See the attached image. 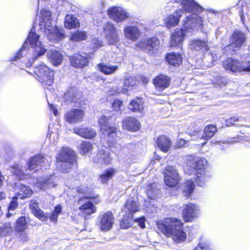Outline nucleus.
<instances>
[{
	"instance_id": "obj_1",
	"label": "nucleus",
	"mask_w": 250,
	"mask_h": 250,
	"mask_svg": "<svg viewBox=\"0 0 250 250\" xmlns=\"http://www.w3.org/2000/svg\"><path fill=\"white\" fill-rule=\"evenodd\" d=\"M32 29L30 32L27 40L25 42L21 50L15 56L11 58V61H16L22 56L24 51H26V44L29 43L30 47L28 48V58L29 62L26 65L27 66H31L32 63L40 56L43 55L46 52L47 49L41 42L39 41V36Z\"/></svg>"
},
{
	"instance_id": "obj_2",
	"label": "nucleus",
	"mask_w": 250,
	"mask_h": 250,
	"mask_svg": "<svg viewBox=\"0 0 250 250\" xmlns=\"http://www.w3.org/2000/svg\"><path fill=\"white\" fill-rule=\"evenodd\" d=\"M202 19L195 13L189 14L183 21V28L175 30L171 35V46L180 45L186 33L192 32L194 29L202 28L203 25Z\"/></svg>"
},
{
	"instance_id": "obj_3",
	"label": "nucleus",
	"mask_w": 250,
	"mask_h": 250,
	"mask_svg": "<svg viewBox=\"0 0 250 250\" xmlns=\"http://www.w3.org/2000/svg\"><path fill=\"white\" fill-rule=\"evenodd\" d=\"M183 224L179 219L173 218H167L156 223L158 230L167 236L172 237L177 242L184 241L186 238V233L182 229Z\"/></svg>"
},
{
	"instance_id": "obj_4",
	"label": "nucleus",
	"mask_w": 250,
	"mask_h": 250,
	"mask_svg": "<svg viewBox=\"0 0 250 250\" xmlns=\"http://www.w3.org/2000/svg\"><path fill=\"white\" fill-rule=\"evenodd\" d=\"M109 116H102L99 119V125L102 135L106 140L107 143L113 152H117L121 149V146L117 141L119 139L118 137L117 128L109 124Z\"/></svg>"
},
{
	"instance_id": "obj_5",
	"label": "nucleus",
	"mask_w": 250,
	"mask_h": 250,
	"mask_svg": "<svg viewBox=\"0 0 250 250\" xmlns=\"http://www.w3.org/2000/svg\"><path fill=\"white\" fill-rule=\"evenodd\" d=\"M175 2L180 3L182 9H178L174 13L169 15L167 18L166 23L169 28L176 26L180 21V19L184 12H199L202 11L201 6L193 0H174Z\"/></svg>"
},
{
	"instance_id": "obj_6",
	"label": "nucleus",
	"mask_w": 250,
	"mask_h": 250,
	"mask_svg": "<svg viewBox=\"0 0 250 250\" xmlns=\"http://www.w3.org/2000/svg\"><path fill=\"white\" fill-rule=\"evenodd\" d=\"M51 158H46L39 155L31 158L27 163L28 169L21 166L16 165L11 167L12 171L19 179H22L24 174H29V171H37L41 167H48L50 165Z\"/></svg>"
},
{
	"instance_id": "obj_7",
	"label": "nucleus",
	"mask_w": 250,
	"mask_h": 250,
	"mask_svg": "<svg viewBox=\"0 0 250 250\" xmlns=\"http://www.w3.org/2000/svg\"><path fill=\"white\" fill-rule=\"evenodd\" d=\"M51 13L50 11L42 10L41 12L39 20H35V24H39L40 28L42 30L49 40H58L62 36L56 26H53L51 22Z\"/></svg>"
},
{
	"instance_id": "obj_8",
	"label": "nucleus",
	"mask_w": 250,
	"mask_h": 250,
	"mask_svg": "<svg viewBox=\"0 0 250 250\" xmlns=\"http://www.w3.org/2000/svg\"><path fill=\"white\" fill-rule=\"evenodd\" d=\"M74 151L69 147H62L56 157L57 167L64 173H68L76 163Z\"/></svg>"
},
{
	"instance_id": "obj_9",
	"label": "nucleus",
	"mask_w": 250,
	"mask_h": 250,
	"mask_svg": "<svg viewBox=\"0 0 250 250\" xmlns=\"http://www.w3.org/2000/svg\"><path fill=\"white\" fill-rule=\"evenodd\" d=\"M35 73L39 81L46 85H50L54 81V72L46 65L42 64L36 67Z\"/></svg>"
},
{
	"instance_id": "obj_10",
	"label": "nucleus",
	"mask_w": 250,
	"mask_h": 250,
	"mask_svg": "<svg viewBox=\"0 0 250 250\" xmlns=\"http://www.w3.org/2000/svg\"><path fill=\"white\" fill-rule=\"evenodd\" d=\"M246 40L244 33L240 31H235L231 37V42L225 47L226 51L229 54H232L237 49L240 48Z\"/></svg>"
},
{
	"instance_id": "obj_11",
	"label": "nucleus",
	"mask_w": 250,
	"mask_h": 250,
	"mask_svg": "<svg viewBox=\"0 0 250 250\" xmlns=\"http://www.w3.org/2000/svg\"><path fill=\"white\" fill-rule=\"evenodd\" d=\"M98 225L100 230L108 231L110 230L114 223V217L110 211L100 214L98 218Z\"/></svg>"
},
{
	"instance_id": "obj_12",
	"label": "nucleus",
	"mask_w": 250,
	"mask_h": 250,
	"mask_svg": "<svg viewBox=\"0 0 250 250\" xmlns=\"http://www.w3.org/2000/svg\"><path fill=\"white\" fill-rule=\"evenodd\" d=\"M63 98L67 104L75 103L79 106L84 104L82 93L75 88L71 87L64 95Z\"/></svg>"
},
{
	"instance_id": "obj_13",
	"label": "nucleus",
	"mask_w": 250,
	"mask_h": 250,
	"mask_svg": "<svg viewBox=\"0 0 250 250\" xmlns=\"http://www.w3.org/2000/svg\"><path fill=\"white\" fill-rule=\"evenodd\" d=\"M165 182L169 187L176 186L180 180L179 174L176 169L171 166H167L164 172Z\"/></svg>"
},
{
	"instance_id": "obj_14",
	"label": "nucleus",
	"mask_w": 250,
	"mask_h": 250,
	"mask_svg": "<svg viewBox=\"0 0 250 250\" xmlns=\"http://www.w3.org/2000/svg\"><path fill=\"white\" fill-rule=\"evenodd\" d=\"M104 30L106 39L109 44H115L118 42L119 40L118 30L112 23H106Z\"/></svg>"
},
{
	"instance_id": "obj_15",
	"label": "nucleus",
	"mask_w": 250,
	"mask_h": 250,
	"mask_svg": "<svg viewBox=\"0 0 250 250\" xmlns=\"http://www.w3.org/2000/svg\"><path fill=\"white\" fill-rule=\"evenodd\" d=\"M85 112L81 109H73L69 110L64 115L65 120L70 124H76L82 121Z\"/></svg>"
},
{
	"instance_id": "obj_16",
	"label": "nucleus",
	"mask_w": 250,
	"mask_h": 250,
	"mask_svg": "<svg viewBox=\"0 0 250 250\" xmlns=\"http://www.w3.org/2000/svg\"><path fill=\"white\" fill-rule=\"evenodd\" d=\"M108 14L110 19L117 22L125 20L128 17L127 13L120 7H113L108 10Z\"/></svg>"
},
{
	"instance_id": "obj_17",
	"label": "nucleus",
	"mask_w": 250,
	"mask_h": 250,
	"mask_svg": "<svg viewBox=\"0 0 250 250\" xmlns=\"http://www.w3.org/2000/svg\"><path fill=\"white\" fill-rule=\"evenodd\" d=\"M160 44L159 40L156 37L146 39L140 42L137 45L138 47L147 51L156 50Z\"/></svg>"
},
{
	"instance_id": "obj_18",
	"label": "nucleus",
	"mask_w": 250,
	"mask_h": 250,
	"mask_svg": "<svg viewBox=\"0 0 250 250\" xmlns=\"http://www.w3.org/2000/svg\"><path fill=\"white\" fill-rule=\"evenodd\" d=\"M207 161L202 158H195L193 156H189L187 159V165L192 168L197 169V171L206 170L205 167L207 165Z\"/></svg>"
},
{
	"instance_id": "obj_19",
	"label": "nucleus",
	"mask_w": 250,
	"mask_h": 250,
	"mask_svg": "<svg viewBox=\"0 0 250 250\" xmlns=\"http://www.w3.org/2000/svg\"><path fill=\"white\" fill-rule=\"evenodd\" d=\"M56 179L55 176L52 175L45 178L40 177L37 179L35 186L40 189L46 190L56 185Z\"/></svg>"
},
{
	"instance_id": "obj_20",
	"label": "nucleus",
	"mask_w": 250,
	"mask_h": 250,
	"mask_svg": "<svg viewBox=\"0 0 250 250\" xmlns=\"http://www.w3.org/2000/svg\"><path fill=\"white\" fill-rule=\"evenodd\" d=\"M198 212V207L196 205L191 203L188 204L183 211V218L186 222L191 221L197 216Z\"/></svg>"
},
{
	"instance_id": "obj_21",
	"label": "nucleus",
	"mask_w": 250,
	"mask_h": 250,
	"mask_svg": "<svg viewBox=\"0 0 250 250\" xmlns=\"http://www.w3.org/2000/svg\"><path fill=\"white\" fill-rule=\"evenodd\" d=\"M140 205L136 197H131L127 199L124 207L123 211L128 215L133 216V214L139 210Z\"/></svg>"
},
{
	"instance_id": "obj_22",
	"label": "nucleus",
	"mask_w": 250,
	"mask_h": 250,
	"mask_svg": "<svg viewBox=\"0 0 250 250\" xmlns=\"http://www.w3.org/2000/svg\"><path fill=\"white\" fill-rule=\"evenodd\" d=\"M216 131V127L214 125H208L205 128L203 133H202L201 132H198L196 133V135L197 136V140H198L204 139L205 141H207L209 138L213 136ZM206 143V141L202 143V146L205 145Z\"/></svg>"
},
{
	"instance_id": "obj_23",
	"label": "nucleus",
	"mask_w": 250,
	"mask_h": 250,
	"mask_svg": "<svg viewBox=\"0 0 250 250\" xmlns=\"http://www.w3.org/2000/svg\"><path fill=\"white\" fill-rule=\"evenodd\" d=\"M224 67L228 70L234 73L241 72V62L231 58H228L223 63Z\"/></svg>"
},
{
	"instance_id": "obj_24",
	"label": "nucleus",
	"mask_w": 250,
	"mask_h": 250,
	"mask_svg": "<svg viewBox=\"0 0 250 250\" xmlns=\"http://www.w3.org/2000/svg\"><path fill=\"white\" fill-rule=\"evenodd\" d=\"M171 83L169 77L165 75H160L153 80V83L157 89L163 90L167 88Z\"/></svg>"
},
{
	"instance_id": "obj_25",
	"label": "nucleus",
	"mask_w": 250,
	"mask_h": 250,
	"mask_svg": "<svg viewBox=\"0 0 250 250\" xmlns=\"http://www.w3.org/2000/svg\"><path fill=\"white\" fill-rule=\"evenodd\" d=\"M125 36L128 39L135 41L141 36V32L136 26L128 25L124 29Z\"/></svg>"
},
{
	"instance_id": "obj_26",
	"label": "nucleus",
	"mask_w": 250,
	"mask_h": 250,
	"mask_svg": "<svg viewBox=\"0 0 250 250\" xmlns=\"http://www.w3.org/2000/svg\"><path fill=\"white\" fill-rule=\"evenodd\" d=\"M71 65L76 67L82 68L88 64L87 58L79 53L74 54L70 58Z\"/></svg>"
},
{
	"instance_id": "obj_27",
	"label": "nucleus",
	"mask_w": 250,
	"mask_h": 250,
	"mask_svg": "<svg viewBox=\"0 0 250 250\" xmlns=\"http://www.w3.org/2000/svg\"><path fill=\"white\" fill-rule=\"evenodd\" d=\"M189 47L195 51H207L208 49V40L207 39L193 40L190 42Z\"/></svg>"
},
{
	"instance_id": "obj_28",
	"label": "nucleus",
	"mask_w": 250,
	"mask_h": 250,
	"mask_svg": "<svg viewBox=\"0 0 250 250\" xmlns=\"http://www.w3.org/2000/svg\"><path fill=\"white\" fill-rule=\"evenodd\" d=\"M123 127L129 131H136L140 128V124L134 118L128 117L123 120Z\"/></svg>"
},
{
	"instance_id": "obj_29",
	"label": "nucleus",
	"mask_w": 250,
	"mask_h": 250,
	"mask_svg": "<svg viewBox=\"0 0 250 250\" xmlns=\"http://www.w3.org/2000/svg\"><path fill=\"white\" fill-rule=\"evenodd\" d=\"M156 145L161 151L167 152L171 147L172 143L167 136L162 135L157 138Z\"/></svg>"
},
{
	"instance_id": "obj_30",
	"label": "nucleus",
	"mask_w": 250,
	"mask_h": 250,
	"mask_svg": "<svg viewBox=\"0 0 250 250\" xmlns=\"http://www.w3.org/2000/svg\"><path fill=\"white\" fill-rule=\"evenodd\" d=\"M15 191L19 197L23 199L32 195L33 191L31 188L20 183L16 184Z\"/></svg>"
},
{
	"instance_id": "obj_31",
	"label": "nucleus",
	"mask_w": 250,
	"mask_h": 250,
	"mask_svg": "<svg viewBox=\"0 0 250 250\" xmlns=\"http://www.w3.org/2000/svg\"><path fill=\"white\" fill-rule=\"evenodd\" d=\"M47 58L50 62L55 66H58L62 62V55L56 50H50L47 54Z\"/></svg>"
},
{
	"instance_id": "obj_32",
	"label": "nucleus",
	"mask_w": 250,
	"mask_h": 250,
	"mask_svg": "<svg viewBox=\"0 0 250 250\" xmlns=\"http://www.w3.org/2000/svg\"><path fill=\"white\" fill-rule=\"evenodd\" d=\"M30 208L35 215L40 220L45 221L47 219V215L39 208L38 203L36 200L30 201Z\"/></svg>"
},
{
	"instance_id": "obj_33",
	"label": "nucleus",
	"mask_w": 250,
	"mask_h": 250,
	"mask_svg": "<svg viewBox=\"0 0 250 250\" xmlns=\"http://www.w3.org/2000/svg\"><path fill=\"white\" fill-rule=\"evenodd\" d=\"M74 132L79 136L87 138L92 139L96 136V132L95 130L89 128L76 127L73 129Z\"/></svg>"
},
{
	"instance_id": "obj_34",
	"label": "nucleus",
	"mask_w": 250,
	"mask_h": 250,
	"mask_svg": "<svg viewBox=\"0 0 250 250\" xmlns=\"http://www.w3.org/2000/svg\"><path fill=\"white\" fill-rule=\"evenodd\" d=\"M94 161L95 163L109 164L111 161L109 153L104 150H101L95 156Z\"/></svg>"
},
{
	"instance_id": "obj_35",
	"label": "nucleus",
	"mask_w": 250,
	"mask_h": 250,
	"mask_svg": "<svg viewBox=\"0 0 250 250\" xmlns=\"http://www.w3.org/2000/svg\"><path fill=\"white\" fill-rule=\"evenodd\" d=\"M128 108L133 112H141L144 108L142 99L138 97L134 98L130 102Z\"/></svg>"
},
{
	"instance_id": "obj_36",
	"label": "nucleus",
	"mask_w": 250,
	"mask_h": 250,
	"mask_svg": "<svg viewBox=\"0 0 250 250\" xmlns=\"http://www.w3.org/2000/svg\"><path fill=\"white\" fill-rule=\"evenodd\" d=\"M97 68L100 72L105 75H112L118 70V66L100 63L97 65Z\"/></svg>"
},
{
	"instance_id": "obj_37",
	"label": "nucleus",
	"mask_w": 250,
	"mask_h": 250,
	"mask_svg": "<svg viewBox=\"0 0 250 250\" xmlns=\"http://www.w3.org/2000/svg\"><path fill=\"white\" fill-rule=\"evenodd\" d=\"M210 179V174L207 170L197 171L195 181L198 186H204L205 183Z\"/></svg>"
},
{
	"instance_id": "obj_38",
	"label": "nucleus",
	"mask_w": 250,
	"mask_h": 250,
	"mask_svg": "<svg viewBox=\"0 0 250 250\" xmlns=\"http://www.w3.org/2000/svg\"><path fill=\"white\" fill-rule=\"evenodd\" d=\"M116 172V170L114 168H107L99 176V180L102 184H106L113 178Z\"/></svg>"
},
{
	"instance_id": "obj_39",
	"label": "nucleus",
	"mask_w": 250,
	"mask_h": 250,
	"mask_svg": "<svg viewBox=\"0 0 250 250\" xmlns=\"http://www.w3.org/2000/svg\"><path fill=\"white\" fill-rule=\"evenodd\" d=\"M136 84V80L135 78L132 76H127L125 78L123 85V89L120 91L117 90L114 93H118L120 92L125 93L128 88H132Z\"/></svg>"
},
{
	"instance_id": "obj_40",
	"label": "nucleus",
	"mask_w": 250,
	"mask_h": 250,
	"mask_svg": "<svg viewBox=\"0 0 250 250\" xmlns=\"http://www.w3.org/2000/svg\"><path fill=\"white\" fill-rule=\"evenodd\" d=\"M167 61L169 64L175 66H179L182 62V58L179 54L171 53L167 55Z\"/></svg>"
},
{
	"instance_id": "obj_41",
	"label": "nucleus",
	"mask_w": 250,
	"mask_h": 250,
	"mask_svg": "<svg viewBox=\"0 0 250 250\" xmlns=\"http://www.w3.org/2000/svg\"><path fill=\"white\" fill-rule=\"evenodd\" d=\"M64 26L69 29L76 28L80 26V23L74 16L69 14L67 15L65 17Z\"/></svg>"
},
{
	"instance_id": "obj_42",
	"label": "nucleus",
	"mask_w": 250,
	"mask_h": 250,
	"mask_svg": "<svg viewBox=\"0 0 250 250\" xmlns=\"http://www.w3.org/2000/svg\"><path fill=\"white\" fill-rule=\"evenodd\" d=\"M79 209L83 215H90L96 212V208L92 202H88L81 206Z\"/></svg>"
},
{
	"instance_id": "obj_43",
	"label": "nucleus",
	"mask_w": 250,
	"mask_h": 250,
	"mask_svg": "<svg viewBox=\"0 0 250 250\" xmlns=\"http://www.w3.org/2000/svg\"><path fill=\"white\" fill-rule=\"evenodd\" d=\"M87 38V33L84 31H79L73 32L70 37V40L73 42H80L86 40Z\"/></svg>"
},
{
	"instance_id": "obj_44",
	"label": "nucleus",
	"mask_w": 250,
	"mask_h": 250,
	"mask_svg": "<svg viewBox=\"0 0 250 250\" xmlns=\"http://www.w3.org/2000/svg\"><path fill=\"white\" fill-rule=\"evenodd\" d=\"M13 232V228L11 223L9 222L2 224L0 227V237L10 235Z\"/></svg>"
},
{
	"instance_id": "obj_45",
	"label": "nucleus",
	"mask_w": 250,
	"mask_h": 250,
	"mask_svg": "<svg viewBox=\"0 0 250 250\" xmlns=\"http://www.w3.org/2000/svg\"><path fill=\"white\" fill-rule=\"evenodd\" d=\"M27 228V224L24 217H21L16 222L15 230L18 232H22Z\"/></svg>"
},
{
	"instance_id": "obj_46",
	"label": "nucleus",
	"mask_w": 250,
	"mask_h": 250,
	"mask_svg": "<svg viewBox=\"0 0 250 250\" xmlns=\"http://www.w3.org/2000/svg\"><path fill=\"white\" fill-rule=\"evenodd\" d=\"M156 187V184L154 183L148 187L146 194L150 199H154L159 194L160 190Z\"/></svg>"
},
{
	"instance_id": "obj_47",
	"label": "nucleus",
	"mask_w": 250,
	"mask_h": 250,
	"mask_svg": "<svg viewBox=\"0 0 250 250\" xmlns=\"http://www.w3.org/2000/svg\"><path fill=\"white\" fill-rule=\"evenodd\" d=\"M134 222L133 216L126 215L121 221L120 226L122 229H125L131 226Z\"/></svg>"
},
{
	"instance_id": "obj_48",
	"label": "nucleus",
	"mask_w": 250,
	"mask_h": 250,
	"mask_svg": "<svg viewBox=\"0 0 250 250\" xmlns=\"http://www.w3.org/2000/svg\"><path fill=\"white\" fill-rule=\"evenodd\" d=\"M194 189V182L191 180L188 181L184 185L183 192L184 195L189 197L191 195Z\"/></svg>"
},
{
	"instance_id": "obj_49",
	"label": "nucleus",
	"mask_w": 250,
	"mask_h": 250,
	"mask_svg": "<svg viewBox=\"0 0 250 250\" xmlns=\"http://www.w3.org/2000/svg\"><path fill=\"white\" fill-rule=\"evenodd\" d=\"M93 149V145L89 142H83L80 146L81 152L82 154L91 153Z\"/></svg>"
},
{
	"instance_id": "obj_50",
	"label": "nucleus",
	"mask_w": 250,
	"mask_h": 250,
	"mask_svg": "<svg viewBox=\"0 0 250 250\" xmlns=\"http://www.w3.org/2000/svg\"><path fill=\"white\" fill-rule=\"evenodd\" d=\"M18 204L17 203V197H14L12 198L11 202L8 207V212L7 214V216L9 217L12 214L10 212V211L14 210L17 207Z\"/></svg>"
},
{
	"instance_id": "obj_51",
	"label": "nucleus",
	"mask_w": 250,
	"mask_h": 250,
	"mask_svg": "<svg viewBox=\"0 0 250 250\" xmlns=\"http://www.w3.org/2000/svg\"><path fill=\"white\" fill-rule=\"evenodd\" d=\"M250 72V60L241 62V72Z\"/></svg>"
},
{
	"instance_id": "obj_52",
	"label": "nucleus",
	"mask_w": 250,
	"mask_h": 250,
	"mask_svg": "<svg viewBox=\"0 0 250 250\" xmlns=\"http://www.w3.org/2000/svg\"><path fill=\"white\" fill-rule=\"evenodd\" d=\"M123 105V102L118 99H115L112 104L113 110L115 111H118L120 110V107Z\"/></svg>"
},
{
	"instance_id": "obj_53",
	"label": "nucleus",
	"mask_w": 250,
	"mask_h": 250,
	"mask_svg": "<svg viewBox=\"0 0 250 250\" xmlns=\"http://www.w3.org/2000/svg\"><path fill=\"white\" fill-rule=\"evenodd\" d=\"M239 118L236 117H231L229 119L225 120V123L227 126H231L235 125V123L238 122Z\"/></svg>"
},
{
	"instance_id": "obj_54",
	"label": "nucleus",
	"mask_w": 250,
	"mask_h": 250,
	"mask_svg": "<svg viewBox=\"0 0 250 250\" xmlns=\"http://www.w3.org/2000/svg\"><path fill=\"white\" fill-rule=\"evenodd\" d=\"M198 248L201 250L210 249V244L208 242H201L199 243Z\"/></svg>"
},
{
	"instance_id": "obj_55",
	"label": "nucleus",
	"mask_w": 250,
	"mask_h": 250,
	"mask_svg": "<svg viewBox=\"0 0 250 250\" xmlns=\"http://www.w3.org/2000/svg\"><path fill=\"white\" fill-rule=\"evenodd\" d=\"M145 219L144 217L137 219L134 218V222H136L138 224L139 226L142 229L145 227Z\"/></svg>"
},
{
	"instance_id": "obj_56",
	"label": "nucleus",
	"mask_w": 250,
	"mask_h": 250,
	"mask_svg": "<svg viewBox=\"0 0 250 250\" xmlns=\"http://www.w3.org/2000/svg\"><path fill=\"white\" fill-rule=\"evenodd\" d=\"M92 42L94 44V47H99L102 45V42L100 40L98 39H93L92 40Z\"/></svg>"
},
{
	"instance_id": "obj_57",
	"label": "nucleus",
	"mask_w": 250,
	"mask_h": 250,
	"mask_svg": "<svg viewBox=\"0 0 250 250\" xmlns=\"http://www.w3.org/2000/svg\"><path fill=\"white\" fill-rule=\"evenodd\" d=\"M58 215L59 214H57L55 212L53 211L51 214L50 215L49 218L51 221L56 222L58 220Z\"/></svg>"
},
{
	"instance_id": "obj_58",
	"label": "nucleus",
	"mask_w": 250,
	"mask_h": 250,
	"mask_svg": "<svg viewBox=\"0 0 250 250\" xmlns=\"http://www.w3.org/2000/svg\"><path fill=\"white\" fill-rule=\"evenodd\" d=\"M187 142H188L186 141V140L181 139H179L178 142L177 143L176 146L178 147H182L184 146Z\"/></svg>"
},
{
	"instance_id": "obj_59",
	"label": "nucleus",
	"mask_w": 250,
	"mask_h": 250,
	"mask_svg": "<svg viewBox=\"0 0 250 250\" xmlns=\"http://www.w3.org/2000/svg\"><path fill=\"white\" fill-rule=\"evenodd\" d=\"M62 210V207L61 205H58L55 207L54 210L53 211L57 214H60Z\"/></svg>"
},
{
	"instance_id": "obj_60",
	"label": "nucleus",
	"mask_w": 250,
	"mask_h": 250,
	"mask_svg": "<svg viewBox=\"0 0 250 250\" xmlns=\"http://www.w3.org/2000/svg\"><path fill=\"white\" fill-rule=\"evenodd\" d=\"M20 238L23 241H26L28 239V236L26 233L22 232L20 234Z\"/></svg>"
},
{
	"instance_id": "obj_61",
	"label": "nucleus",
	"mask_w": 250,
	"mask_h": 250,
	"mask_svg": "<svg viewBox=\"0 0 250 250\" xmlns=\"http://www.w3.org/2000/svg\"><path fill=\"white\" fill-rule=\"evenodd\" d=\"M49 105L50 109L52 111L53 114L55 116H57L58 115V111H57L56 108L55 107V106L53 104H49Z\"/></svg>"
},
{
	"instance_id": "obj_62",
	"label": "nucleus",
	"mask_w": 250,
	"mask_h": 250,
	"mask_svg": "<svg viewBox=\"0 0 250 250\" xmlns=\"http://www.w3.org/2000/svg\"><path fill=\"white\" fill-rule=\"evenodd\" d=\"M4 180V177L0 172V187L3 184Z\"/></svg>"
},
{
	"instance_id": "obj_63",
	"label": "nucleus",
	"mask_w": 250,
	"mask_h": 250,
	"mask_svg": "<svg viewBox=\"0 0 250 250\" xmlns=\"http://www.w3.org/2000/svg\"><path fill=\"white\" fill-rule=\"evenodd\" d=\"M6 195L3 192H0V200L5 198Z\"/></svg>"
},
{
	"instance_id": "obj_64",
	"label": "nucleus",
	"mask_w": 250,
	"mask_h": 250,
	"mask_svg": "<svg viewBox=\"0 0 250 250\" xmlns=\"http://www.w3.org/2000/svg\"><path fill=\"white\" fill-rule=\"evenodd\" d=\"M219 80L218 81H214V83H216V84H218L219 85H221L223 82V81L222 80V78H219Z\"/></svg>"
}]
</instances>
